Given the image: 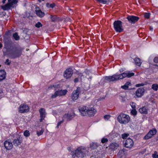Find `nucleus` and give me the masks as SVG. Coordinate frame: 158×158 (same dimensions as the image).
<instances>
[{
  "instance_id": "nucleus-45",
  "label": "nucleus",
  "mask_w": 158,
  "mask_h": 158,
  "mask_svg": "<svg viewBox=\"0 0 158 158\" xmlns=\"http://www.w3.org/2000/svg\"><path fill=\"white\" fill-rule=\"evenodd\" d=\"M64 122V120L63 119L62 121H60L57 124V126H56V127L58 128L59 126H60V124L63 123Z\"/></svg>"
},
{
  "instance_id": "nucleus-48",
  "label": "nucleus",
  "mask_w": 158,
  "mask_h": 158,
  "mask_svg": "<svg viewBox=\"0 0 158 158\" xmlns=\"http://www.w3.org/2000/svg\"><path fill=\"white\" fill-rule=\"evenodd\" d=\"M32 9H39V7H38L37 6H35V5H32Z\"/></svg>"
},
{
  "instance_id": "nucleus-9",
  "label": "nucleus",
  "mask_w": 158,
  "mask_h": 158,
  "mask_svg": "<svg viewBox=\"0 0 158 158\" xmlns=\"http://www.w3.org/2000/svg\"><path fill=\"white\" fill-rule=\"evenodd\" d=\"M105 79L110 82L117 81L118 80H120V78L119 75L116 74L112 76L105 77Z\"/></svg>"
},
{
  "instance_id": "nucleus-42",
  "label": "nucleus",
  "mask_w": 158,
  "mask_h": 158,
  "mask_svg": "<svg viewBox=\"0 0 158 158\" xmlns=\"http://www.w3.org/2000/svg\"><path fill=\"white\" fill-rule=\"evenodd\" d=\"M150 16V13H146L144 14V17L146 19H149Z\"/></svg>"
},
{
  "instance_id": "nucleus-16",
  "label": "nucleus",
  "mask_w": 158,
  "mask_h": 158,
  "mask_svg": "<svg viewBox=\"0 0 158 158\" xmlns=\"http://www.w3.org/2000/svg\"><path fill=\"white\" fill-rule=\"evenodd\" d=\"M4 146L6 150H10L13 148V145L12 142L8 140L5 141Z\"/></svg>"
},
{
  "instance_id": "nucleus-53",
  "label": "nucleus",
  "mask_w": 158,
  "mask_h": 158,
  "mask_svg": "<svg viewBox=\"0 0 158 158\" xmlns=\"http://www.w3.org/2000/svg\"><path fill=\"white\" fill-rule=\"evenodd\" d=\"M149 29H150V30L151 31H152L153 28V27H149Z\"/></svg>"
},
{
  "instance_id": "nucleus-40",
  "label": "nucleus",
  "mask_w": 158,
  "mask_h": 158,
  "mask_svg": "<svg viewBox=\"0 0 158 158\" xmlns=\"http://www.w3.org/2000/svg\"><path fill=\"white\" fill-rule=\"evenodd\" d=\"M11 63V60H10L9 59H7L6 61L5 62V64L7 65H10Z\"/></svg>"
},
{
  "instance_id": "nucleus-35",
  "label": "nucleus",
  "mask_w": 158,
  "mask_h": 158,
  "mask_svg": "<svg viewBox=\"0 0 158 158\" xmlns=\"http://www.w3.org/2000/svg\"><path fill=\"white\" fill-rule=\"evenodd\" d=\"M46 6L48 7L51 8L52 9L55 6V4L54 3H53L52 4H50L49 3H47L46 4Z\"/></svg>"
},
{
  "instance_id": "nucleus-3",
  "label": "nucleus",
  "mask_w": 158,
  "mask_h": 158,
  "mask_svg": "<svg viewBox=\"0 0 158 158\" xmlns=\"http://www.w3.org/2000/svg\"><path fill=\"white\" fill-rule=\"evenodd\" d=\"M86 150L84 147H81L77 148L74 152L72 156L74 158L75 156L79 158H82L85 155Z\"/></svg>"
},
{
  "instance_id": "nucleus-51",
  "label": "nucleus",
  "mask_w": 158,
  "mask_h": 158,
  "mask_svg": "<svg viewBox=\"0 0 158 158\" xmlns=\"http://www.w3.org/2000/svg\"><path fill=\"white\" fill-rule=\"evenodd\" d=\"M2 16H3V15L5 16V15L6 13L5 12H4V11H2Z\"/></svg>"
},
{
  "instance_id": "nucleus-43",
  "label": "nucleus",
  "mask_w": 158,
  "mask_h": 158,
  "mask_svg": "<svg viewBox=\"0 0 158 158\" xmlns=\"http://www.w3.org/2000/svg\"><path fill=\"white\" fill-rule=\"evenodd\" d=\"M108 141V139L105 138H103L101 139V142L102 143H104L107 142Z\"/></svg>"
},
{
  "instance_id": "nucleus-5",
  "label": "nucleus",
  "mask_w": 158,
  "mask_h": 158,
  "mask_svg": "<svg viewBox=\"0 0 158 158\" xmlns=\"http://www.w3.org/2000/svg\"><path fill=\"white\" fill-rule=\"evenodd\" d=\"M122 24V22L120 20L115 21L114 22V27L116 32L120 33L123 31Z\"/></svg>"
},
{
  "instance_id": "nucleus-27",
  "label": "nucleus",
  "mask_w": 158,
  "mask_h": 158,
  "mask_svg": "<svg viewBox=\"0 0 158 158\" xmlns=\"http://www.w3.org/2000/svg\"><path fill=\"white\" fill-rule=\"evenodd\" d=\"M131 85V83L129 82H127L124 85L121 86L122 88L125 90L128 89V86Z\"/></svg>"
},
{
  "instance_id": "nucleus-54",
  "label": "nucleus",
  "mask_w": 158,
  "mask_h": 158,
  "mask_svg": "<svg viewBox=\"0 0 158 158\" xmlns=\"http://www.w3.org/2000/svg\"><path fill=\"white\" fill-rule=\"evenodd\" d=\"M2 47V44L1 43H0V48H1Z\"/></svg>"
},
{
  "instance_id": "nucleus-7",
  "label": "nucleus",
  "mask_w": 158,
  "mask_h": 158,
  "mask_svg": "<svg viewBox=\"0 0 158 158\" xmlns=\"http://www.w3.org/2000/svg\"><path fill=\"white\" fill-rule=\"evenodd\" d=\"M68 91L66 89L56 91L54 94L51 96L52 98H55L57 96H61L65 95L67 94Z\"/></svg>"
},
{
  "instance_id": "nucleus-29",
  "label": "nucleus",
  "mask_w": 158,
  "mask_h": 158,
  "mask_svg": "<svg viewBox=\"0 0 158 158\" xmlns=\"http://www.w3.org/2000/svg\"><path fill=\"white\" fill-rule=\"evenodd\" d=\"M97 1L99 2L100 3L105 4L108 3V2H110L112 1V0H97Z\"/></svg>"
},
{
  "instance_id": "nucleus-58",
  "label": "nucleus",
  "mask_w": 158,
  "mask_h": 158,
  "mask_svg": "<svg viewBox=\"0 0 158 158\" xmlns=\"http://www.w3.org/2000/svg\"><path fill=\"white\" fill-rule=\"evenodd\" d=\"M52 87H54V85H53V86H52Z\"/></svg>"
},
{
  "instance_id": "nucleus-41",
  "label": "nucleus",
  "mask_w": 158,
  "mask_h": 158,
  "mask_svg": "<svg viewBox=\"0 0 158 158\" xmlns=\"http://www.w3.org/2000/svg\"><path fill=\"white\" fill-rule=\"evenodd\" d=\"M35 26L36 27L40 28V27H41L43 25L40 22H38L35 24Z\"/></svg>"
},
{
  "instance_id": "nucleus-2",
  "label": "nucleus",
  "mask_w": 158,
  "mask_h": 158,
  "mask_svg": "<svg viewBox=\"0 0 158 158\" xmlns=\"http://www.w3.org/2000/svg\"><path fill=\"white\" fill-rule=\"evenodd\" d=\"M8 3L4 6H2L1 7L3 10L12 9H14L17 5V0H8Z\"/></svg>"
},
{
  "instance_id": "nucleus-25",
  "label": "nucleus",
  "mask_w": 158,
  "mask_h": 158,
  "mask_svg": "<svg viewBox=\"0 0 158 158\" xmlns=\"http://www.w3.org/2000/svg\"><path fill=\"white\" fill-rule=\"evenodd\" d=\"M36 13L37 15L40 17H42L44 16L45 14L42 10H35Z\"/></svg>"
},
{
  "instance_id": "nucleus-23",
  "label": "nucleus",
  "mask_w": 158,
  "mask_h": 158,
  "mask_svg": "<svg viewBox=\"0 0 158 158\" xmlns=\"http://www.w3.org/2000/svg\"><path fill=\"white\" fill-rule=\"evenodd\" d=\"M6 77V73L2 70H0V81L4 79Z\"/></svg>"
},
{
  "instance_id": "nucleus-34",
  "label": "nucleus",
  "mask_w": 158,
  "mask_h": 158,
  "mask_svg": "<svg viewBox=\"0 0 158 158\" xmlns=\"http://www.w3.org/2000/svg\"><path fill=\"white\" fill-rule=\"evenodd\" d=\"M152 137V135H151V134L148 132V133L144 137V139H148L151 138Z\"/></svg>"
},
{
  "instance_id": "nucleus-13",
  "label": "nucleus",
  "mask_w": 158,
  "mask_h": 158,
  "mask_svg": "<svg viewBox=\"0 0 158 158\" xmlns=\"http://www.w3.org/2000/svg\"><path fill=\"white\" fill-rule=\"evenodd\" d=\"M125 146L127 148H131L134 144L133 140L130 138H128L126 140L124 143Z\"/></svg>"
},
{
  "instance_id": "nucleus-19",
  "label": "nucleus",
  "mask_w": 158,
  "mask_h": 158,
  "mask_svg": "<svg viewBox=\"0 0 158 158\" xmlns=\"http://www.w3.org/2000/svg\"><path fill=\"white\" fill-rule=\"evenodd\" d=\"M40 113V117L41 118L40 119V122H41L45 118L46 114V112L45 109L43 108H41L39 110Z\"/></svg>"
},
{
  "instance_id": "nucleus-47",
  "label": "nucleus",
  "mask_w": 158,
  "mask_h": 158,
  "mask_svg": "<svg viewBox=\"0 0 158 158\" xmlns=\"http://www.w3.org/2000/svg\"><path fill=\"white\" fill-rule=\"evenodd\" d=\"M144 85V84L143 83L135 85V86L136 87H139L141 86H143Z\"/></svg>"
},
{
  "instance_id": "nucleus-1",
  "label": "nucleus",
  "mask_w": 158,
  "mask_h": 158,
  "mask_svg": "<svg viewBox=\"0 0 158 158\" xmlns=\"http://www.w3.org/2000/svg\"><path fill=\"white\" fill-rule=\"evenodd\" d=\"M5 48L9 52V57L11 59H16L20 57L22 55L23 49L12 45L10 41L5 42Z\"/></svg>"
},
{
  "instance_id": "nucleus-8",
  "label": "nucleus",
  "mask_w": 158,
  "mask_h": 158,
  "mask_svg": "<svg viewBox=\"0 0 158 158\" xmlns=\"http://www.w3.org/2000/svg\"><path fill=\"white\" fill-rule=\"evenodd\" d=\"M120 79H121L126 77H130L134 75V73H131L130 71H127L121 74H118Z\"/></svg>"
},
{
  "instance_id": "nucleus-30",
  "label": "nucleus",
  "mask_w": 158,
  "mask_h": 158,
  "mask_svg": "<svg viewBox=\"0 0 158 158\" xmlns=\"http://www.w3.org/2000/svg\"><path fill=\"white\" fill-rule=\"evenodd\" d=\"M13 37L15 40H19L20 38L17 32H15L13 34Z\"/></svg>"
},
{
  "instance_id": "nucleus-57",
  "label": "nucleus",
  "mask_w": 158,
  "mask_h": 158,
  "mask_svg": "<svg viewBox=\"0 0 158 158\" xmlns=\"http://www.w3.org/2000/svg\"><path fill=\"white\" fill-rule=\"evenodd\" d=\"M68 10H71V8H68Z\"/></svg>"
},
{
  "instance_id": "nucleus-50",
  "label": "nucleus",
  "mask_w": 158,
  "mask_h": 158,
  "mask_svg": "<svg viewBox=\"0 0 158 158\" xmlns=\"http://www.w3.org/2000/svg\"><path fill=\"white\" fill-rule=\"evenodd\" d=\"M105 97H103L102 98H100L98 99V100L99 101L103 100L105 99Z\"/></svg>"
},
{
  "instance_id": "nucleus-38",
  "label": "nucleus",
  "mask_w": 158,
  "mask_h": 158,
  "mask_svg": "<svg viewBox=\"0 0 158 158\" xmlns=\"http://www.w3.org/2000/svg\"><path fill=\"white\" fill-rule=\"evenodd\" d=\"M44 132V130L42 129L40 131H37V135L38 136H39L42 135Z\"/></svg>"
},
{
  "instance_id": "nucleus-28",
  "label": "nucleus",
  "mask_w": 158,
  "mask_h": 158,
  "mask_svg": "<svg viewBox=\"0 0 158 158\" xmlns=\"http://www.w3.org/2000/svg\"><path fill=\"white\" fill-rule=\"evenodd\" d=\"M90 148L93 149H96L98 147V145L97 143L93 142H92L90 144Z\"/></svg>"
},
{
  "instance_id": "nucleus-49",
  "label": "nucleus",
  "mask_w": 158,
  "mask_h": 158,
  "mask_svg": "<svg viewBox=\"0 0 158 158\" xmlns=\"http://www.w3.org/2000/svg\"><path fill=\"white\" fill-rule=\"evenodd\" d=\"M110 115H105L104 116V118L106 119H108L110 118Z\"/></svg>"
},
{
  "instance_id": "nucleus-4",
  "label": "nucleus",
  "mask_w": 158,
  "mask_h": 158,
  "mask_svg": "<svg viewBox=\"0 0 158 158\" xmlns=\"http://www.w3.org/2000/svg\"><path fill=\"white\" fill-rule=\"evenodd\" d=\"M130 119V117L124 114H121L118 117V121L122 124H126L128 123Z\"/></svg>"
},
{
  "instance_id": "nucleus-20",
  "label": "nucleus",
  "mask_w": 158,
  "mask_h": 158,
  "mask_svg": "<svg viewBox=\"0 0 158 158\" xmlns=\"http://www.w3.org/2000/svg\"><path fill=\"white\" fill-rule=\"evenodd\" d=\"M144 89L143 88H139L135 92L136 95L138 97H141L143 94Z\"/></svg>"
},
{
  "instance_id": "nucleus-17",
  "label": "nucleus",
  "mask_w": 158,
  "mask_h": 158,
  "mask_svg": "<svg viewBox=\"0 0 158 158\" xmlns=\"http://www.w3.org/2000/svg\"><path fill=\"white\" fill-rule=\"evenodd\" d=\"M87 108L85 106H82L80 107L79 110L82 115L85 116L87 115V112L88 110Z\"/></svg>"
},
{
  "instance_id": "nucleus-46",
  "label": "nucleus",
  "mask_w": 158,
  "mask_h": 158,
  "mask_svg": "<svg viewBox=\"0 0 158 158\" xmlns=\"http://www.w3.org/2000/svg\"><path fill=\"white\" fill-rule=\"evenodd\" d=\"M154 62L156 63H158V57H155L153 60Z\"/></svg>"
},
{
  "instance_id": "nucleus-31",
  "label": "nucleus",
  "mask_w": 158,
  "mask_h": 158,
  "mask_svg": "<svg viewBox=\"0 0 158 158\" xmlns=\"http://www.w3.org/2000/svg\"><path fill=\"white\" fill-rule=\"evenodd\" d=\"M156 132L157 131L156 129H153L152 130H150L149 131V132L152 136L156 134Z\"/></svg>"
},
{
  "instance_id": "nucleus-32",
  "label": "nucleus",
  "mask_w": 158,
  "mask_h": 158,
  "mask_svg": "<svg viewBox=\"0 0 158 158\" xmlns=\"http://www.w3.org/2000/svg\"><path fill=\"white\" fill-rule=\"evenodd\" d=\"M152 88L155 91H157L158 89V85L156 84H153Z\"/></svg>"
},
{
  "instance_id": "nucleus-37",
  "label": "nucleus",
  "mask_w": 158,
  "mask_h": 158,
  "mask_svg": "<svg viewBox=\"0 0 158 158\" xmlns=\"http://www.w3.org/2000/svg\"><path fill=\"white\" fill-rule=\"evenodd\" d=\"M129 135L128 133H124L121 135V137L123 139H125Z\"/></svg>"
},
{
  "instance_id": "nucleus-33",
  "label": "nucleus",
  "mask_w": 158,
  "mask_h": 158,
  "mask_svg": "<svg viewBox=\"0 0 158 158\" xmlns=\"http://www.w3.org/2000/svg\"><path fill=\"white\" fill-rule=\"evenodd\" d=\"M79 77H78L75 78L74 80V82L75 83L78 82L79 81V77H80L81 78L82 76H83V75L81 73H79L78 74Z\"/></svg>"
},
{
  "instance_id": "nucleus-55",
  "label": "nucleus",
  "mask_w": 158,
  "mask_h": 158,
  "mask_svg": "<svg viewBox=\"0 0 158 158\" xmlns=\"http://www.w3.org/2000/svg\"><path fill=\"white\" fill-rule=\"evenodd\" d=\"M6 1V0H3L2 1V2L4 4L5 3V2Z\"/></svg>"
},
{
  "instance_id": "nucleus-36",
  "label": "nucleus",
  "mask_w": 158,
  "mask_h": 158,
  "mask_svg": "<svg viewBox=\"0 0 158 158\" xmlns=\"http://www.w3.org/2000/svg\"><path fill=\"white\" fill-rule=\"evenodd\" d=\"M24 136L26 137H27L29 136L30 135V133L28 130H26L24 132Z\"/></svg>"
},
{
  "instance_id": "nucleus-12",
  "label": "nucleus",
  "mask_w": 158,
  "mask_h": 158,
  "mask_svg": "<svg viewBox=\"0 0 158 158\" xmlns=\"http://www.w3.org/2000/svg\"><path fill=\"white\" fill-rule=\"evenodd\" d=\"M73 74L72 69L71 68L66 69L64 72V77L66 79L70 78Z\"/></svg>"
},
{
  "instance_id": "nucleus-21",
  "label": "nucleus",
  "mask_w": 158,
  "mask_h": 158,
  "mask_svg": "<svg viewBox=\"0 0 158 158\" xmlns=\"http://www.w3.org/2000/svg\"><path fill=\"white\" fill-rule=\"evenodd\" d=\"M118 156L119 158H126V154L124 151L123 150H121L119 151L118 154Z\"/></svg>"
},
{
  "instance_id": "nucleus-52",
  "label": "nucleus",
  "mask_w": 158,
  "mask_h": 158,
  "mask_svg": "<svg viewBox=\"0 0 158 158\" xmlns=\"http://www.w3.org/2000/svg\"><path fill=\"white\" fill-rule=\"evenodd\" d=\"M131 107L133 109H134L135 108V105H131Z\"/></svg>"
},
{
  "instance_id": "nucleus-39",
  "label": "nucleus",
  "mask_w": 158,
  "mask_h": 158,
  "mask_svg": "<svg viewBox=\"0 0 158 158\" xmlns=\"http://www.w3.org/2000/svg\"><path fill=\"white\" fill-rule=\"evenodd\" d=\"M152 157L153 158H158V153L156 151L154 152L152 154Z\"/></svg>"
},
{
  "instance_id": "nucleus-10",
  "label": "nucleus",
  "mask_w": 158,
  "mask_h": 158,
  "mask_svg": "<svg viewBox=\"0 0 158 158\" xmlns=\"http://www.w3.org/2000/svg\"><path fill=\"white\" fill-rule=\"evenodd\" d=\"M29 108L28 105L26 104H21L19 108V111L21 113H24L28 112Z\"/></svg>"
},
{
  "instance_id": "nucleus-26",
  "label": "nucleus",
  "mask_w": 158,
  "mask_h": 158,
  "mask_svg": "<svg viewBox=\"0 0 158 158\" xmlns=\"http://www.w3.org/2000/svg\"><path fill=\"white\" fill-rule=\"evenodd\" d=\"M134 61L135 62V64L138 66H140L142 62L141 60L139 58H136L134 59Z\"/></svg>"
},
{
  "instance_id": "nucleus-15",
  "label": "nucleus",
  "mask_w": 158,
  "mask_h": 158,
  "mask_svg": "<svg viewBox=\"0 0 158 158\" xmlns=\"http://www.w3.org/2000/svg\"><path fill=\"white\" fill-rule=\"evenodd\" d=\"M127 18L129 23H134L137 22L139 19L138 17L133 15L128 16Z\"/></svg>"
},
{
  "instance_id": "nucleus-24",
  "label": "nucleus",
  "mask_w": 158,
  "mask_h": 158,
  "mask_svg": "<svg viewBox=\"0 0 158 158\" xmlns=\"http://www.w3.org/2000/svg\"><path fill=\"white\" fill-rule=\"evenodd\" d=\"M139 112L142 114H147L148 112V110L147 107L144 106L140 108L139 110Z\"/></svg>"
},
{
  "instance_id": "nucleus-18",
  "label": "nucleus",
  "mask_w": 158,
  "mask_h": 158,
  "mask_svg": "<svg viewBox=\"0 0 158 158\" xmlns=\"http://www.w3.org/2000/svg\"><path fill=\"white\" fill-rule=\"evenodd\" d=\"M96 112V110L94 108H90L88 110L87 115V114L89 117L93 116L95 114Z\"/></svg>"
},
{
  "instance_id": "nucleus-6",
  "label": "nucleus",
  "mask_w": 158,
  "mask_h": 158,
  "mask_svg": "<svg viewBox=\"0 0 158 158\" xmlns=\"http://www.w3.org/2000/svg\"><path fill=\"white\" fill-rule=\"evenodd\" d=\"M16 135V137L13 139V143L15 146L19 147L23 142V138L20 135L17 134Z\"/></svg>"
},
{
  "instance_id": "nucleus-56",
  "label": "nucleus",
  "mask_w": 158,
  "mask_h": 158,
  "mask_svg": "<svg viewBox=\"0 0 158 158\" xmlns=\"http://www.w3.org/2000/svg\"><path fill=\"white\" fill-rule=\"evenodd\" d=\"M154 66H155L156 67L157 69L158 68H157V66H157V64L154 65Z\"/></svg>"
},
{
  "instance_id": "nucleus-44",
  "label": "nucleus",
  "mask_w": 158,
  "mask_h": 158,
  "mask_svg": "<svg viewBox=\"0 0 158 158\" xmlns=\"http://www.w3.org/2000/svg\"><path fill=\"white\" fill-rule=\"evenodd\" d=\"M137 112L135 109H133L131 111V114L134 115H135L137 114Z\"/></svg>"
},
{
  "instance_id": "nucleus-22",
  "label": "nucleus",
  "mask_w": 158,
  "mask_h": 158,
  "mask_svg": "<svg viewBox=\"0 0 158 158\" xmlns=\"http://www.w3.org/2000/svg\"><path fill=\"white\" fill-rule=\"evenodd\" d=\"M50 17L51 21L53 22H55L59 20V18L55 15H51Z\"/></svg>"
},
{
  "instance_id": "nucleus-14",
  "label": "nucleus",
  "mask_w": 158,
  "mask_h": 158,
  "mask_svg": "<svg viewBox=\"0 0 158 158\" xmlns=\"http://www.w3.org/2000/svg\"><path fill=\"white\" fill-rule=\"evenodd\" d=\"M75 116L74 113L72 112L71 113H68L67 114H65L63 116V118L66 119L68 121H69L72 119Z\"/></svg>"
},
{
  "instance_id": "nucleus-11",
  "label": "nucleus",
  "mask_w": 158,
  "mask_h": 158,
  "mask_svg": "<svg viewBox=\"0 0 158 158\" xmlns=\"http://www.w3.org/2000/svg\"><path fill=\"white\" fill-rule=\"evenodd\" d=\"M81 92V88L80 87H77V89L73 91L72 95L71 98L72 100H77L79 96V95Z\"/></svg>"
}]
</instances>
